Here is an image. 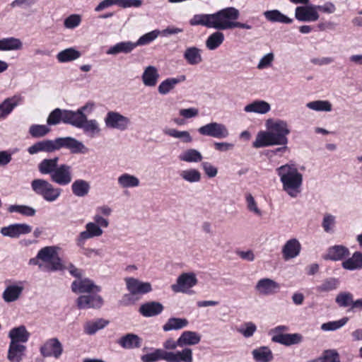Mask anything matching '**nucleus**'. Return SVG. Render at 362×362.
Wrapping results in <instances>:
<instances>
[{"mask_svg":"<svg viewBox=\"0 0 362 362\" xmlns=\"http://www.w3.org/2000/svg\"><path fill=\"white\" fill-rule=\"evenodd\" d=\"M160 74L158 69L149 65L145 67L141 75V79L144 85L147 87H154L157 84Z\"/></svg>","mask_w":362,"mask_h":362,"instance_id":"nucleus-26","label":"nucleus"},{"mask_svg":"<svg viewBox=\"0 0 362 362\" xmlns=\"http://www.w3.org/2000/svg\"><path fill=\"white\" fill-rule=\"evenodd\" d=\"M94 289L96 291H100V288L88 279H81V277L74 281L71 284V290L76 293H90Z\"/></svg>","mask_w":362,"mask_h":362,"instance_id":"nucleus-21","label":"nucleus"},{"mask_svg":"<svg viewBox=\"0 0 362 362\" xmlns=\"http://www.w3.org/2000/svg\"><path fill=\"white\" fill-rule=\"evenodd\" d=\"M108 321L103 319H98L95 321H88L84 324V332L88 335H93L98 330L106 327Z\"/></svg>","mask_w":362,"mask_h":362,"instance_id":"nucleus-49","label":"nucleus"},{"mask_svg":"<svg viewBox=\"0 0 362 362\" xmlns=\"http://www.w3.org/2000/svg\"><path fill=\"white\" fill-rule=\"evenodd\" d=\"M179 159L187 163H198L202 160L203 156L198 150L189 148L182 152L179 156Z\"/></svg>","mask_w":362,"mask_h":362,"instance_id":"nucleus-50","label":"nucleus"},{"mask_svg":"<svg viewBox=\"0 0 362 362\" xmlns=\"http://www.w3.org/2000/svg\"><path fill=\"white\" fill-rule=\"evenodd\" d=\"M23 47V42L13 37L0 40V51L19 50Z\"/></svg>","mask_w":362,"mask_h":362,"instance_id":"nucleus-46","label":"nucleus"},{"mask_svg":"<svg viewBox=\"0 0 362 362\" xmlns=\"http://www.w3.org/2000/svg\"><path fill=\"white\" fill-rule=\"evenodd\" d=\"M265 18L271 22L291 23L293 19L281 13L279 10L267 11L264 13Z\"/></svg>","mask_w":362,"mask_h":362,"instance_id":"nucleus-52","label":"nucleus"},{"mask_svg":"<svg viewBox=\"0 0 362 362\" xmlns=\"http://www.w3.org/2000/svg\"><path fill=\"white\" fill-rule=\"evenodd\" d=\"M306 107L317 112H330L332 110V105L328 100L311 101L306 104Z\"/></svg>","mask_w":362,"mask_h":362,"instance_id":"nucleus-55","label":"nucleus"},{"mask_svg":"<svg viewBox=\"0 0 362 362\" xmlns=\"http://www.w3.org/2000/svg\"><path fill=\"white\" fill-rule=\"evenodd\" d=\"M180 339L182 347L194 346L200 342L201 335L194 331H185L180 334Z\"/></svg>","mask_w":362,"mask_h":362,"instance_id":"nucleus-44","label":"nucleus"},{"mask_svg":"<svg viewBox=\"0 0 362 362\" xmlns=\"http://www.w3.org/2000/svg\"><path fill=\"white\" fill-rule=\"evenodd\" d=\"M339 281L334 278H329L323 281V282L316 287L318 292H329L337 288Z\"/></svg>","mask_w":362,"mask_h":362,"instance_id":"nucleus-59","label":"nucleus"},{"mask_svg":"<svg viewBox=\"0 0 362 362\" xmlns=\"http://www.w3.org/2000/svg\"><path fill=\"white\" fill-rule=\"evenodd\" d=\"M164 134L170 137L178 139L183 143H191L193 140L192 136L188 131H180L174 128H165Z\"/></svg>","mask_w":362,"mask_h":362,"instance_id":"nucleus-45","label":"nucleus"},{"mask_svg":"<svg viewBox=\"0 0 362 362\" xmlns=\"http://www.w3.org/2000/svg\"><path fill=\"white\" fill-rule=\"evenodd\" d=\"M191 25H202L216 30L215 13L211 14H196L189 21Z\"/></svg>","mask_w":362,"mask_h":362,"instance_id":"nucleus-25","label":"nucleus"},{"mask_svg":"<svg viewBox=\"0 0 362 362\" xmlns=\"http://www.w3.org/2000/svg\"><path fill=\"white\" fill-rule=\"evenodd\" d=\"M127 288L132 295L144 294L152 290L151 285L148 282H142L133 277L124 279Z\"/></svg>","mask_w":362,"mask_h":362,"instance_id":"nucleus-18","label":"nucleus"},{"mask_svg":"<svg viewBox=\"0 0 362 362\" xmlns=\"http://www.w3.org/2000/svg\"><path fill=\"white\" fill-rule=\"evenodd\" d=\"M302 336L300 334L294 333V334H285L283 335L278 336L275 337V341L273 342L279 343L280 344H283L285 346H291L293 344H297L301 342Z\"/></svg>","mask_w":362,"mask_h":362,"instance_id":"nucleus-47","label":"nucleus"},{"mask_svg":"<svg viewBox=\"0 0 362 362\" xmlns=\"http://www.w3.org/2000/svg\"><path fill=\"white\" fill-rule=\"evenodd\" d=\"M202 50L197 47H188L183 53V58L192 66L199 64L202 61Z\"/></svg>","mask_w":362,"mask_h":362,"instance_id":"nucleus-33","label":"nucleus"},{"mask_svg":"<svg viewBox=\"0 0 362 362\" xmlns=\"http://www.w3.org/2000/svg\"><path fill=\"white\" fill-rule=\"evenodd\" d=\"M283 190L291 198H296L301 192L303 175L294 164H285L276 169Z\"/></svg>","mask_w":362,"mask_h":362,"instance_id":"nucleus-2","label":"nucleus"},{"mask_svg":"<svg viewBox=\"0 0 362 362\" xmlns=\"http://www.w3.org/2000/svg\"><path fill=\"white\" fill-rule=\"evenodd\" d=\"M90 189L89 182L81 179L76 180L71 185L72 192L78 197L86 196L89 193Z\"/></svg>","mask_w":362,"mask_h":362,"instance_id":"nucleus-42","label":"nucleus"},{"mask_svg":"<svg viewBox=\"0 0 362 362\" xmlns=\"http://www.w3.org/2000/svg\"><path fill=\"white\" fill-rule=\"evenodd\" d=\"M32 227L26 223H14L1 228L2 235L11 238H18L21 235L28 234Z\"/></svg>","mask_w":362,"mask_h":362,"instance_id":"nucleus-17","label":"nucleus"},{"mask_svg":"<svg viewBox=\"0 0 362 362\" xmlns=\"http://www.w3.org/2000/svg\"><path fill=\"white\" fill-rule=\"evenodd\" d=\"M245 200L248 211L258 216H261L262 214V211L259 209L254 197L251 194L247 193L245 195Z\"/></svg>","mask_w":362,"mask_h":362,"instance_id":"nucleus-62","label":"nucleus"},{"mask_svg":"<svg viewBox=\"0 0 362 362\" xmlns=\"http://www.w3.org/2000/svg\"><path fill=\"white\" fill-rule=\"evenodd\" d=\"M252 355L256 362H271L274 358L271 349L267 346L253 349Z\"/></svg>","mask_w":362,"mask_h":362,"instance_id":"nucleus-40","label":"nucleus"},{"mask_svg":"<svg viewBox=\"0 0 362 362\" xmlns=\"http://www.w3.org/2000/svg\"><path fill=\"white\" fill-rule=\"evenodd\" d=\"M142 362H157L164 360L167 362V351L162 349H156L153 352L141 356Z\"/></svg>","mask_w":362,"mask_h":362,"instance_id":"nucleus-51","label":"nucleus"},{"mask_svg":"<svg viewBox=\"0 0 362 362\" xmlns=\"http://www.w3.org/2000/svg\"><path fill=\"white\" fill-rule=\"evenodd\" d=\"M117 184L122 189L135 188L140 185V180L134 175L122 173L117 177Z\"/></svg>","mask_w":362,"mask_h":362,"instance_id":"nucleus-37","label":"nucleus"},{"mask_svg":"<svg viewBox=\"0 0 362 362\" xmlns=\"http://www.w3.org/2000/svg\"><path fill=\"white\" fill-rule=\"evenodd\" d=\"M81 52L73 47L65 49L59 52L57 55V60L61 63L71 62L78 59Z\"/></svg>","mask_w":362,"mask_h":362,"instance_id":"nucleus-48","label":"nucleus"},{"mask_svg":"<svg viewBox=\"0 0 362 362\" xmlns=\"http://www.w3.org/2000/svg\"><path fill=\"white\" fill-rule=\"evenodd\" d=\"M48 263L45 269L49 272L64 271L66 267L62 259L58 256V247L56 246H46L41 248L35 257L31 258L28 264L37 265L42 269L43 265L40 262Z\"/></svg>","mask_w":362,"mask_h":362,"instance_id":"nucleus-3","label":"nucleus"},{"mask_svg":"<svg viewBox=\"0 0 362 362\" xmlns=\"http://www.w3.org/2000/svg\"><path fill=\"white\" fill-rule=\"evenodd\" d=\"M72 179V169L71 167L67 164H61L58 165L51 177V180L60 186L69 185L71 182Z\"/></svg>","mask_w":362,"mask_h":362,"instance_id":"nucleus-10","label":"nucleus"},{"mask_svg":"<svg viewBox=\"0 0 362 362\" xmlns=\"http://www.w3.org/2000/svg\"><path fill=\"white\" fill-rule=\"evenodd\" d=\"M163 308V305L160 303L150 301L142 304L139 311L143 316L151 317L160 314Z\"/></svg>","mask_w":362,"mask_h":362,"instance_id":"nucleus-32","label":"nucleus"},{"mask_svg":"<svg viewBox=\"0 0 362 362\" xmlns=\"http://www.w3.org/2000/svg\"><path fill=\"white\" fill-rule=\"evenodd\" d=\"M103 304L102 297L97 294L82 295L76 300V305L79 309H98Z\"/></svg>","mask_w":362,"mask_h":362,"instance_id":"nucleus-15","label":"nucleus"},{"mask_svg":"<svg viewBox=\"0 0 362 362\" xmlns=\"http://www.w3.org/2000/svg\"><path fill=\"white\" fill-rule=\"evenodd\" d=\"M267 131L257 133L252 146L259 148L271 146H285L288 144L287 136L290 134L288 124L284 120L267 122Z\"/></svg>","mask_w":362,"mask_h":362,"instance_id":"nucleus-1","label":"nucleus"},{"mask_svg":"<svg viewBox=\"0 0 362 362\" xmlns=\"http://www.w3.org/2000/svg\"><path fill=\"white\" fill-rule=\"evenodd\" d=\"M40 353L45 358L54 357L58 359L63 353V346L57 338H50L40 347Z\"/></svg>","mask_w":362,"mask_h":362,"instance_id":"nucleus-7","label":"nucleus"},{"mask_svg":"<svg viewBox=\"0 0 362 362\" xmlns=\"http://www.w3.org/2000/svg\"><path fill=\"white\" fill-rule=\"evenodd\" d=\"M85 228V230L81 231L76 238V244L78 246L82 245L86 240L100 237L103 233V229L97 223H93V222L87 223Z\"/></svg>","mask_w":362,"mask_h":362,"instance_id":"nucleus-16","label":"nucleus"},{"mask_svg":"<svg viewBox=\"0 0 362 362\" xmlns=\"http://www.w3.org/2000/svg\"><path fill=\"white\" fill-rule=\"evenodd\" d=\"M336 303L339 307L346 308L351 306V309L353 310V302L354 296L350 292H340L339 293L335 298Z\"/></svg>","mask_w":362,"mask_h":362,"instance_id":"nucleus-57","label":"nucleus"},{"mask_svg":"<svg viewBox=\"0 0 362 362\" xmlns=\"http://www.w3.org/2000/svg\"><path fill=\"white\" fill-rule=\"evenodd\" d=\"M343 269L349 271L360 270L362 269V252H355L352 256L341 263Z\"/></svg>","mask_w":362,"mask_h":362,"instance_id":"nucleus-36","label":"nucleus"},{"mask_svg":"<svg viewBox=\"0 0 362 362\" xmlns=\"http://www.w3.org/2000/svg\"><path fill=\"white\" fill-rule=\"evenodd\" d=\"M79 129H82L84 134L90 138H94L101 132V128L99 122L95 119H88L86 117V121H83Z\"/></svg>","mask_w":362,"mask_h":362,"instance_id":"nucleus-35","label":"nucleus"},{"mask_svg":"<svg viewBox=\"0 0 362 362\" xmlns=\"http://www.w3.org/2000/svg\"><path fill=\"white\" fill-rule=\"evenodd\" d=\"M30 186L35 194L42 197L48 202H55L62 192V189L54 187L51 182L42 178L32 180Z\"/></svg>","mask_w":362,"mask_h":362,"instance_id":"nucleus-4","label":"nucleus"},{"mask_svg":"<svg viewBox=\"0 0 362 362\" xmlns=\"http://www.w3.org/2000/svg\"><path fill=\"white\" fill-rule=\"evenodd\" d=\"M26 349V346L24 344H9L7 359L10 362H21L24 358Z\"/></svg>","mask_w":362,"mask_h":362,"instance_id":"nucleus-34","label":"nucleus"},{"mask_svg":"<svg viewBox=\"0 0 362 362\" xmlns=\"http://www.w3.org/2000/svg\"><path fill=\"white\" fill-rule=\"evenodd\" d=\"M167 362H193L192 349L185 347L180 351H167Z\"/></svg>","mask_w":362,"mask_h":362,"instance_id":"nucleus-24","label":"nucleus"},{"mask_svg":"<svg viewBox=\"0 0 362 362\" xmlns=\"http://www.w3.org/2000/svg\"><path fill=\"white\" fill-rule=\"evenodd\" d=\"M135 48L134 42L130 41L120 42L115 45L110 47L107 51L106 54L110 55H117L119 53H129Z\"/></svg>","mask_w":362,"mask_h":362,"instance_id":"nucleus-41","label":"nucleus"},{"mask_svg":"<svg viewBox=\"0 0 362 362\" xmlns=\"http://www.w3.org/2000/svg\"><path fill=\"white\" fill-rule=\"evenodd\" d=\"M240 16L239 11L235 7H227L215 13L216 26L218 30L233 29Z\"/></svg>","mask_w":362,"mask_h":362,"instance_id":"nucleus-5","label":"nucleus"},{"mask_svg":"<svg viewBox=\"0 0 362 362\" xmlns=\"http://www.w3.org/2000/svg\"><path fill=\"white\" fill-rule=\"evenodd\" d=\"M160 34V31L159 30H154L143 35L136 42H134L135 48L138 46H143L151 43L155 40Z\"/></svg>","mask_w":362,"mask_h":362,"instance_id":"nucleus-58","label":"nucleus"},{"mask_svg":"<svg viewBox=\"0 0 362 362\" xmlns=\"http://www.w3.org/2000/svg\"><path fill=\"white\" fill-rule=\"evenodd\" d=\"M142 339L133 333H128L117 341V344L125 349H138L141 346Z\"/></svg>","mask_w":362,"mask_h":362,"instance_id":"nucleus-30","label":"nucleus"},{"mask_svg":"<svg viewBox=\"0 0 362 362\" xmlns=\"http://www.w3.org/2000/svg\"><path fill=\"white\" fill-rule=\"evenodd\" d=\"M197 284V279L194 273H183L180 275L177 282L171 286L175 293H187V291Z\"/></svg>","mask_w":362,"mask_h":362,"instance_id":"nucleus-11","label":"nucleus"},{"mask_svg":"<svg viewBox=\"0 0 362 362\" xmlns=\"http://www.w3.org/2000/svg\"><path fill=\"white\" fill-rule=\"evenodd\" d=\"M295 17L301 22H315L320 16L315 5H308L298 6L295 10Z\"/></svg>","mask_w":362,"mask_h":362,"instance_id":"nucleus-13","label":"nucleus"},{"mask_svg":"<svg viewBox=\"0 0 362 362\" xmlns=\"http://www.w3.org/2000/svg\"><path fill=\"white\" fill-rule=\"evenodd\" d=\"M348 320L349 318L345 317L337 321L325 322L321 325V329L323 331H334L344 326Z\"/></svg>","mask_w":362,"mask_h":362,"instance_id":"nucleus-61","label":"nucleus"},{"mask_svg":"<svg viewBox=\"0 0 362 362\" xmlns=\"http://www.w3.org/2000/svg\"><path fill=\"white\" fill-rule=\"evenodd\" d=\"M61 121L64 122V110L59 108L54 110L47 119V124L49 125H56Z\"/></svg>","mask_w":362,"mask_h":362,"instance_id":"nucleus-63","label":"nucleus"},{"mask_svg":"<svg viewBox=\"0 0 362 362\" xmlns=\"http://www.w3.org/2000/svg\"><path fill=\"white\" fill-rule=\"evenodd\" d=\"M301 245L298 240L292 238L286 242L282 247V255L285 260L293 259L299 255Z\"/></svg>","mask_w":362,"mask_h":362,"instance_id":"nucleus-22","label":"nucleus"},{"mask_svg":"<svg viewBox=\"0 0 362 362\" xmlns=\"http://www.w3.org/2000/svg\"><path fill=\"white\" fill-rule=\"evenodd\" d=\"M225 36L220 30L211 33L205 41L206 47L211 51L218 49L224 42Z\"/></svg>","mask_w":362,"mask_h":362,"instance_id":"nucleus-39","label":"nucleus"},{"mask_svg":"<svg viewBox=\"0 0 362 362\" xmlns=\"http://www.w3.org/2000/svg\"><path fill=\"white\" fill-rule=\"evenodd\" d=\"M59 158H45L38 164V170L42 175H49L50 177L58 167Z\"/></svg>","mask_w":362,"mask_h":362,"instance_id":"nucleus-38","label":"nucleus"},{"mask_svg":"<svg viewBox=\"0 0 362 362\" xmlns=\"http://www.w3.org/2000/svg\"><path fill=\"white\" fill-rule=\"evenodd\" d=\"M30 336V332L24 325H20L17 327L12 328L8 334V337L11 339L9 344H23L26 343L28 341Z\"/></svg>","mask_w":362,"mask_h":362,"instance_id":"nucleus-20","label":"nucleus"},{"mask_svg":"<svg viewBox=\"0 0 362 362\" xmlns=\"http://www.w3.org/2000/svg\"><path fill=\"white\" fill-rule=\"evenodd\" d=\"M8 211L10 213H19L23 216L28 217L34 216L36 214V210L34 208L27 205H10L8 208Z\"/></svg>","mask_w":362,"mask_h":362,"instance_id":"nucleus-56","label":"nucleus"},{"mask_svg":"<svg viewBox=\"0 0 362 362\" xmlns=\"http://www.w3.org/2000/svg\"><path fill=\"white\" fill-rule=\"evenodd\" d=\"M270 110V104L262 100H254L244 107V111L247 113L265 115Z\"/></svg>","mask_w":362,"mask_h":362,"instance_id":"nucleus-28","label":"nucleus"},{"mask_svg":"<svg viewBox=\"0 0 362 362\" xmlns=\"http://www.w3.org/2000/svg\"><path fill=\"white\" fill-rule=\"evenodd\" d=\"M186 80L185 75H179L175 78H168L163 81L158 87V91L160 95H165L173 90L176 85Z\"/></svg>","mask_w":362,"mask_h":362,"instance_id":"nucleus-29","label":"nucleus"},{"mask_svg":"<svg viewBox=\"0 0 362 362\" xmlns=\"http://www.w3.org/2000/svg\"><path fill=\"white\" fill-rule=\"evenodd\" d=\"M50 129L43 124H33L29 127V134L34 138H40L47 135Z\"/></svg>","mask_w":362,"mask_h":362,"instance_id":"nucleus-60","label":"nucleus"},{"mask_svg":"<svg viewBox=\"0 0 362 362\" xmlns=\"http://www.w3.org/2000/svg\"><path fill=\"white\" fill-rule=\"evenodd\" d=\"M105 123L106 127L108 128L124 131L127 129L131 122L129 118L121 115L120 113L110 111L106 115Z\"/></svg>","mask_w":362,"mask_h":362,"instance_id":"nucleus-8","label":"nucleus"},{"mask_svg":"<svg viewBox=\"0 0 362 362\" xmlns=\"http://www.w3.org/2000/svg\"><path fill=\"white\" fill-rule=\"evenodd\" d=\"M337 224L336 216L329 213L323 215L321 226L325 233L332 234L335 231Z\"/></svg>","mask_w":362,"mask_h":362,"instance_id":"nucleus-54","label":"nucleus"},{"mask_svg":"<svg viewBox=\"0 0 362 362\" xmlns=\"http://www.w3.org/2000/svg\"><path fill=\"white\" fill-rule=\"evenodd\" d=\"M274 60V54L272 52L264 55L259 61L257 68L259 70L268 68L272 66Z\"/></svg>","mask_w":362,"mask_h":362,"instance_id":"nucleus-64","label":"nucleus"},{"mask_svg":"<svg viewBox=\"0 0 362 362\" xmlns=\"http://www.w3.org/2000/svg\"><path fill=\"white\" fill-rule=\"evenodd\" d=\"M280 284L269 278L259 279L255 286L257 293L264 296H274L280 291Z\"/></svg>","mask_w":362,"mask_h":362,"instance_id":"nucleus-12","label":"nucleus"},{"mask_svg":"<svg viewBox=\"0 0 362 362\" xmlns=\"http://www.w3.org/2000/svg\"><path fill=\"white\" fill-rule=\"evenodd\" d=\"M189 324L186 318L170 317L163 326V330L169 332L172 330H179L186 327Z\"/></svg>","mask_w":362,"mask_h":362,"instance_id":"nucleus-43","label":"nucleus"},{"mask_svg":"<svg viewBox=\"0 0 362 362\" xmlns=\"http://www.w3.org/2000/svg\"><path fill=\"white\" fill-rule=\"evenodd\" d=\"M24 290V281H17L8 285L2 293V298L6 303H12L18 300Z\"/></svg>","mask_w":362,"mask_h":362,"instance_id":"nucleus-14","label":"nucleus"},{"mask_svg":"<svg viewBox=\"0 0 362 362\" xmlns=\"http://www.w3.org/2000/svg\"><path fill=\"white\" fill-rule=\"evenodd\" d=\"M198 132L201 135L216 139H225L229 135L228 129L225 124L215 122L200 127Z\"/></svg>","mask_w":362,"mask_h":362,"instance_id":"nucleus-6","label":"nucleus"},{"mask_svg":"<svg viewBox=\"0 0 362 362\" xmlns=\"http://www.w3.org/2000/svg\"><path fill=\"white\" fill-rule=\"evenodd\" d=\"M22 101L20 95L7 98L0 103V119H6Z\"/></svg>","mask_w":362,"mask_h":362,"instance_id":"nucleus-23","label":"nucleus"},{"mask_svg":"<svg viewBox=\"0 0 362 362\" xmlns=\"http://www.w3.org/2000/svg\"><path fill=\"white\" fill-rule=\"evenodd\" d=\"M348 247L341 245H334L328 248L324 258L332 261H340L349 255Z\"/></svg>","mask_w":362,"mask_h":362,"instance_id":"nucleus-27","label":"nucleus"},{"mask_svg":"<svg viewBox=\"0 0 362 362\" xmlns=\"http://www.w3.org/2000/svg\"><path fill=\"white\" fill-rule=\"evenodd\" d=\"M57 149L66 148L70 151L71 153H86L88 148L83 144V142L71 136L57 138Z\"/></svg>","mask_w":362,"mask_h":362,"instance_id":"nucleus-9","label":"nucleus"},{"mask_svg":"<svg viewBox=\"0 0 362 362\" xmlns=\"http://www.w3.org/2000/svg\"><path fill=\"white\" fill-rule=\"evenodd\" d=\"M180 177L189 183H195L201 181L202 174L195 168H189L183 170L180 173Z\"/></svg>","mask_w":362,"mask_h":362,"instance_id":"nucleus-53","label":"nucleus"},{"mask_svg":"<svg viewBox=\"0 0 362 362\" xmlns=\"http://www.w3.org/2000/svg\"><path fill=\"white\" fill-rule=\"evenodd\" d=\"M86 119V114L76 111L64 110V123L69 124L79 128L83 121Z\"/></svg>","mask_w":362,"mask_h":362,"instance_id":"nucleus-31","label":"nucleus"},{"mask_svg":"<svg viewBox=\"0 0 362 362\" xmlns=\"http://www.w3.org/2000/svg\"><path fill=\"white\" fill-rule=\"evenodd\" d=\"M57 139L54 140H42L37 141L28 147V152L30 155L37 154L40 152L52 153L57 151Z\"/></svg>","mask_w":362,"mask_h":362,"instance_id":"nucleus-19","label":"nucleus"}]
</instances>
